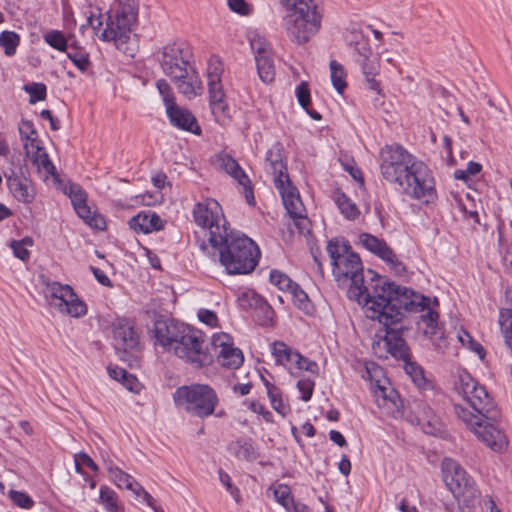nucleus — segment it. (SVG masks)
Returning a JSON list of instances; mask_svg holds the SVG:
<instances>
[{
	"label": "nucleus",
	"instance_id": "1",
	"mask_svg": "<svg viewBox=\"0 0 512 512\" xmlns=\"http://www.w3.org/2000/svg\"><path fill=\"white\" fill-rule=\"evenodd\" d=\"M326 250L335 280L339 285L349 282L348 297L363 303L368 318L379 320L396 308H403L407 313H417L418 329L434 348L443 352L448 347L444 328L439 323V301L436 297L424 296L407 287L384 281L371 269L367 270L369 280H366L359 255L342 237L330 239Z\"/></svg>",
	"mask_w": 512,
	"mask_h": 512
},
{
	"label": "nucleus",
	"instance_id": "2",
	"mask_svg": "<svg viewBox=\"0 0 512 512\" xmlns=\"http://www.w3.org/2000/svg\"><path fill=\"white\" fill-rule=\"evenodd\" d=\"M455 389L465 403L454 405V413L486 446L495 452H502L508 444L504 432L498 427L500 411L484 386L468 373L460 374Z\"/></svg>",
	"mask_w": 512,
	"mask_h": 512
},
{
	"label": "nucleus",
	"instance_id": "3",
	"mask_svg": "<svg viewBox=\"0 0 512 512\" xmlns=\"http://www.w3.org/2000/svg\"><path fill=\"white\" fill-rule=\"evenodd\" d=\"M403 308H396L394 312L380 318L378 321L384 327L385 335L378 341L373 343V350L380 357L383 353L404 362L405 372L411 377L414 384L425 389L429 386L425 378L423 369L416 363L411 361L410 349L403 338V333L409 330L404 322ZM384 357H387L384 355Z\"/></svg>",
	"mask_w": 512,
	"mask_h": 512
},
{
	"label": "nucleus",
	"instance_id": "4",
	"mask_svg": "<svg viewBox=\"0 0 512 512\" xmlns=\"http://www.w3.org/2000/svg\"><path fill=\"white\" fill-rule=\"evenodd\" d=\"M193 52L186 42L165 45L159 57L161 69L171 78L178 91L188 99L202 94L203 85L192 65Z\"/></svg>",
	"mask_w": 512,
	"mask_h": 512
},
{
	"label": "nucleus",
	"instance_id": "5",
	"mask_svg": "<svg viewBox=\"0 0 512 512\" xmlns=\"http://www.w3.org/2000/svg\"><path fill=\"white\" fill-rule=\"evenodd\" d=\"M211 246L217 250L220 264L231 275L251 273L260 258V250L255 242L232 230L222 238L213 236Z\"/></svg>",
	"mask_w": 512,
	"mask_h": 512
},
{
	"label": "nucleus",
	"instance_id": "6",
	"mask_svg": "<svg viewBox=\"0 0 512 512\" xmlns=\"http://www.w3.org/2000/svg\"><path fill=\"white\" fill-rule=\"evenodd\" d=\"M289 10L283 19L287 37L290 41L303 45L314 37L321 27L322 15L318 11L316 0H281Z\"/></svg>",
	"mask_w": 512,
	"mask_h": 512
},
{
	"label": "nucleus",
	"instance_id": "7",
	"mask_svg": "<svg viewBox=\"0 0 512 512\" xmlns=\"http://www.w3.org/2000/svg\"><path fill=\"white\" fill-rule=\"evenodd\" d=\"M443 481L453 497L464 507H473L480 491L473 478L454 459L445 458L441 464Z\"/></svg>",
	"mask_w": 512,
	"mask_h": 512
},
{
	"label": "nucleus",
	"instance_id": "8",
	"mask_svg": "<svg viewBox=\"0 0 512 512\" xmlns=\"http://www.w3.org/2000/svg\"><path fill=\"white\" fill-rule=\"evenodd\" d=\"M173 399L177 406L200 418L212 415L219 402L214 389L206 384L178 387L173 394Z\"/></svg>",
	"mask_w": 512,
	"mask_h": 512
},
{
	"label": "nucleus",
	"instance_id": "9",
	"mask_svg": "<svg viewBox=\"0 0 512 512\" xmlns=\"http://www.w3.org/2000/svg\"><path fill=\"white\" fill-rule=\"evenodd\" d=\"M418 160L399 144L385 145L379 154L380 173L386 182L398 186Z\"/></svg>",
	"mask_w": 512,
	"mask_h": 512
},
{
	"label": "nucleus",
	"instance_id": "10",
	"mask_svg": "<svg viewBox=\"0 0 512 512\" xmlns=\"http://www.w3.org/2000/svg\"><path fill=\"white\" fill-rule=\"evenodd\" d=\"M138 10L133 1H127L115 12L107 14L106 27L100 35L103 41H114L117 49L127 53L124 45L130 39L132 24L136 22Z\"/></svg>",
	"mask_w": 512,
	"mask_h": 512
},
{
	"label": "nucleus",
	"instance_id": "11",
	"mask_svg": "<svg viewBox=\"0 0 512 512\" xmlns=\"http://www.w3.org/2000/svg\"><path fill=\"white\" fill-rule=\"evenodd\" d=\"M398 187L409 198L422 203H431L437 197L433 173L422 160L415 163Z\"/></svg>",
	"mask_w": 512,
	"mask_h": 512
},
{
	"label": "nucleus",
	"instance_id": "12",
	"mask_svg": "<svg viewBox=\"0 0 512 512\" xmlns=\"http://www.w3.org/2000/svg\"><path fill=\"white\" fill-rule=\"evenodd\" d=\"M181 333L172 346V351L181 359L193 364L195 367L200 368L208 365L212 358L204 349V335L202 332L184 325L180 327Z\"/></svg>",
	"mask_w": 512,
	"mask_h": 512
},
{
	"label": "nucleus",
	"instance_id": "13",
	"mask_svg": "<svg viewBox=\"0 0 512 512\" xmlns=\"http://www.w3.org/2000/svg\"><path fill=\"white\" fill-rule=\"evenodd\" d=\"M43 283L45 285L43 292L50 306L74 318L82 317L87 313L86 304L70 285L50 280H44Z\"/></svg>",
	"mask_w": 512,
	"mask_h": 512
},
{
	"label": "nucleus",
	"instance_id": "14",
	"mask_svg": "<svg viewBox=\"0 0 512 512\" xmlns=\"http://www.w3.org/2000/svg\"><path fill=\"white\" fill-rule=\"evenodd\" d=\"M192 215L196 225L208 231L211 244L213 236L222 238L230 231L228 222L223 214L221 205L212 198H207L194 205Z\"/></svg>",
	"mask_w": 512,
	"mask_h": 512
},
{
	"label": "nucleus",
	"instance_id": "15",
	"mask_svg": "<svg viewBox=\"0 0 512 512\" xmlns=\"http://www.w3.org/2000/svg\"><path fill=\"white\" fill-rule=\"evenodd\" d=\"M113 346L119 358L130 367L137 362L140 349L139 336L128 319L118 318L112 323Z\"/></svg>",
	"mask_w": 512,
	"mask_h": 512
},
{
	"label": "nucleus",
	"instance_id": "16",
	"mask_svg": "<svg viewBox=\"0 0 512 512\" xmlns=\"http://www.w3.org/2000/svg\"><path fill=\"white\" fill-rule=\"evenodd\" d=\"M359 242L366 250L387 263V265L396 273L401 274L405 272V265L398 259L394 250L385 242V240L370 233H361L359 235Z\"/></svg>",
	"mask_w": 512,
	"mask_h": 512
},
{
	"label": "nucleus",
	"instance_id": "17",
	"mask_svg": "<svg viewBox=\"0 0 512 512\" xmlns=\"http://www.w3.org/2000/svg\"><path fill=\"white\" fill-rule=\"evenodd\" d=\"M65 193L71 199V203L77 215L92 228L103 230L106 225L105 219L91 211L87 205V194L78 184H70Z\"/></svg>",
	"mask_w": 512,
	"mask_h": 512
},
{
	"label": "nucleus",
	"instance_id": "18",
	"mask_svg": "<svg viewBox=\"0 0 512 512\" xmlns=\"http://www.w3.org/2000/svg\"><path fill=\"white\" fill-rule=\"evenodd\" d=\"M7 187L12 196L19 202L30 204L34 201L35 190L32 181L25 176L21 167L10 168L4 172Z\"/></svg>",
	"mask_w": 512,
	"mask_h": 512
},
{
	"label": "nucleus",
	"instance_id": "19",
	"mask_svg": "<svg viewBox=\"0 0 512 512\" xmlns=\"http://www.w3.org/2000/svg\"><path fill=\"white\" fill-rule=\"evenodd\" d=\"M213 345L215 348H220L217 354V361L221 366L229 369H237L243 364V353L239 348L233 346L228 334L221 333L214 336Z\"/></svg>",
	"mask_w": 512,
	"mask_h": 512
},
{
	"label": "nucleus",
	"instance_id": "20",
	"mask_svg": "<svg viewBox=\"0 0 512 512\" xmlns=\"http://www.w3.org/2000/svg\"><path fill=\"white\" fill-rule=\"evenodd\" d=\"M218 161L220 167L243 187L247 203L254 205L255 201L250 179L238 162L228 154L220 155Z\"/></svg>",
	"mask_w": 512,
	"mask_h": 512
},
{
	"label": "nucleus",
	"instance_id": "21",
	"mask_svg": "<svg viewBox=\"0 0 512 512\" xmlns=\"http://www.w3.org/2000/svg\"><path fill=\"white\" fill-rule=\"evenodd\" d=\"M166 114L174 127L188 131L195 135L201 134V128L198 125L196 117L187 108H183L178 105L174 107H168Z\"/></svg>",
	"mask_w": 512,
	"mask_h": 512
},
{
	"label": "nucleus",
	"instance_id": "22",
	"mask_svg": "<svg viewBox=\"0 0 512 512\" xmlns=\"http://www.w3.org/2000/svg\"><path fill=\"white\" fill-rule=\"evenodd\" d=\"M274 184L281 194L283 204L288 214H298V210L302 209V202L297 188L292 185L289 179V175L284 176V178L275 179Z\"/></svg>",
	"mask_w": 512,
	"mask_h": 512
},
{
	"label": "nucleus",
	"instance_id": "23",
	"mask_svg": "<svg viewBox=\"0 0 512 512\" xmlns=\"http://www.w3.org/2000/svg\"><path fill=\"white\" fill-rule=\"evenodd\" d=\"M184 325L185 324L183 323L157 319L154 322V337L161 346L167 350H171L172 346L175 345L178 334L181 333L180 327H183Z\"/></svg>",
	"mask_w": 512,
	"mask_h": 512
},
{
	"label": "nucleus",
	"instance_id": "24",
	"mask_svg": "<svg viewBox=\"0 0 512 512\" xmlns=\"http://www.w3.org/2000/svg\"><path fill=\"white\" fill-rule=\"evenodd\" d=\"M129 227L137 233L148 234L164 228V221L153 211H141L129 220Z\"/></svg>",
	"mask_w": 512,
	"mask_h": 512
},
{
	"label": "nucleus",
	"instance_id": "25",
	"mask_svg": "<svg viewBox=\"0 0 512 512\" xmlns=\"http://www.w3.org/2000/svg\"><path fill=\"white\" fill-rule=\"evenodd\" d=\"M266 166L272 173L274 180L277 178H284L287 176V166L283 159V147L282 144L276 142L267 151L265 158Z\"/></svg>",
	"mask_w": 512,
	"mask_h": 512
},
{
	"label": "nucleus",
	"instance_id": "26",
	"mask_svg": "<svg viewBox=\"0 0 512 512\" xmlns=\"http://www.w3.org/2000/svg\"><path fill=\"white\" fill-rule=\"evenodd\" d=\"M356 61L361 66L368 88L380 93V83L375 79L380 72L379 59L373 55L368 57L363 55L362 58H357Z\"/></svg>",
	"mask_w": 512,
	"mask_h": 512
},
{
	"label": "nucleus",
	"instance_id": "27",
	"mask_svg": "<svg viewBox=\"0 0 512 512\" xmlns=\"http://www.w3.org/2000/svg\"><path fill=\"white\" fill-rule=\"evenodd\" d=\"M237 301L239 303V306L243 309L248 308H255L263 311L267 319H271L269 316L272 313L271 307L268 305V303L255 291L253 290H246L241 292L238 297Z\"/></svg>",
	"mask_w": 512,
	"mask_h": 512
},
{
	"label": "nucleus",
	"instance_id": "28",
	"mask_svg": "<svg viewBox=\"0 0 512 512\" xmlns=\"http://www.w3.org/2000/svg\"><path fill=\"white\" fill-rule=\"evenodd\" d=\"M416 419L426 433H433L438 424V417L435 415L431 407L425 402L416 403Z\"/></svg>",
	"mask_w": 512,
	"mask_h": 512
},
{
	"label": "nucleus",
	"instance_id": "29",
	"mask_svg": "<svg viewBox=\"0 0 512 512\" xmlns=\"http://www.w3.org/2000/svg\"><path fill=\"white\" fill-rule=\"evenodd\" d=\"M228 450L240 460L253 461L258 457L251 440L236 439L229 443Z\"/></svg>",
	"mask_w": 512,
	"mask_h": 512
},
{
	"label": "nucleus",
	"instance_id": "30",
	"mask_svg": "<svg viewBox=\"0 0 512 512\" xmlns=\"http://www.w3.org/2000/svg\"><path fill=\"white\" fill-rule=\"evenodd\" d=\"M74 38L73 34L65 36L62 31L55 29L48 30L43 34V40L47 45L59 52L65 53L69 49L70 43Z\"/></svg>",
	"mask_w": 512,
	"mask_h": 512
},
{
	"label": "nucleus",
	"instance_id": "31",
	"mask_svg": "<svg viewBox=\"0 0 512 512\" xmlns=\"http://www.w3.org/2000/svg\"><path fill=\"white\" fill-rule=\"evenodd\" d=\"M66 55L81 72H86L89 69L91 65L89 53L76 40L70 43Z\"/></svg>",
	"mask_w": 512,
	"mask_h": 512
},
{
	"label": "nucleus",
	"instance_id": "32",
	"mask_svg": "<svg viewBox=\"0 0 512 512\" xmlns=\"http://www.w3.org/2000/svg\"><path fill=\"white\" fill-rule=\"evenodd\" d=\"M262 380L267 389V395L270 400L272 408L282 416L288 415L291 409L289 405L284 403L281 390L274 384L270 383L263 376Z\"/></svg>",
	"mask_w": 512,
	"mask_h": 512
},
{
	"label": "nucleus",
	"instance_id": "33",
	"mask_svg": "<svg viewBox=\"0 0 512 512\" xmlns=\"http://www.w3.org/2000/svg\"><path fill=\"white\" fill-rule=\"evenodd\" d=\"M99 503L103 505L107 512H124V507L120 504L117 493L106 485L100 487Z\"/></svg>",
	"mask_w": 512,
	"mask_h": 512
},
{
	"label": "nucleus",
	"instance_id": "34",
	"mask_svg": "<svg viewBox=\"0 0 512 512\" xmlns=\"http://www.w3.org/2000/svg\"><path fill=\"white\" fill-rule=\"evenodd\" d=\"M296 353L297 351H293L284 342L273 343L272 354L275 358L276 363L287 367L291 373H293L292 363L294 360V355H296Z\"/></svg>",
	"mask_w": 512,
	"mask_h": 512
},
{
	"label": "nucleus",
	"instance_id": "35",
	"mask_svg": "<svg viewBox=\"0 0 512 512\" xmlns=\"http://www.w3.org/2000/svg\"><path fill=\"white\" fill-rule=\"evenodd\" d=\"M334 200L341 214L348 220H355L360 211L357 205L343 192L337 191Z\"/></svg>",
	"mask_w": 512,
	"mask_h": 512
},
{
	"label": "nucleus",
	"instance_id": "36",
	"mask_svg": "<svg viewBox=\"0 0 512 512\" xmlns=\"http://www.w3.org/2000/svg\"><path fill=\"white\" fill-rule=\"evenodd\" d=\"M255 61L260 79L264 83H271L275 78L274 61L271 54L267 56H258Z\"/></svg>",
	"mask_w": 512,
	"mask_h": 512
},
{
	"label": "nucleus",
	"instance_id": "37",
	"mask_svg": "<svg viewBox=\"0 0 512 512\" xmlns=\"http://www.w3.org/2000/svg\"><path fill=\"white\" fill-rule=\"evenodd\" d=\"M108 473L112 481L119 487L127 490H133L137 481L128 473L124 472L117 466L110 465Z\"/></svg>",
	"mask_w": 512,
	"mask_h": 512
},
{
	"label": "nucleus",
	"instance_id": "38",
	"mask_svg": "<svg viewBox=\"0 0 512 512\" xmlns=\"http://www.w3.org/2000/svg\"><path fill=\"white\" fill-rule=\"evenodd\" d=\"M329 66L332 85L338 93L342 94L347 87L346 72L343 66L336 60H331Z\"/></svg>",
	"mask_w": 512,
	"mask_h": 512
},
{
	"label": "nucleus",
	"instance_id": "39",
	"mask_svg": "<svg viewBox=\"0 0 512 512\" xmlns=\"http://www.w3.org/2000/svg\"><path fill=\"white\" fill-rule=\"evenodd\" d=\"M30 161L39 172L44 171L47 175L51 176L56 174V167L49 159V156L44 148L41 150V152L39 151L35 155H33L30 158Z\"/></svg>",
	"mask_w": 512,
	"mask_h": 512
},
{
	"label": "nucleus",
	"instance_id": "40",
	"mask_svg": "<svg viewBox=\"0 0 512 512\" xmlns=\"http://www.w3.org/2000/svg\"><path fill=\"white\" fill-rule=\"evenodd\" d=\"M20 44V36L14 31H3L0 34V46L7 56H13Z\"/></svg>",
	"mask_w": 512,
	"mask_h": 512
},
{
	"label": "nucleus",
	"instance_id": "41",
	"mask_svg": "<svg viewBox=\"0 0 512 512\" xmlns=\"http://www.w3.org/2000/svg\"><path fill=\"white\" fill-rule=\"evenodd\" d=\"M223 73V63L218 56H211L207 64V80L208 84L215 85L221 83V75Z\"/></svg>",
	"mask_w": 512,
	"mask_h": 512
},
{
	"label": "nucleus",
	"instance_id": "42",
	"mask_svg": "<svg viewBox=\"0 0 512 512\" xmlns=\"http://www.w3.org/2000/svg\"><path fill=\"white\" fill-rule=\"evenodd\" d=\"M33 246V239L31 237H24L21 240H13L10 243V247L13 250L15 257L22 261H26L30 257L28 247Z\"/></svg>",
	"mask_w": 512,
	"mask_h": 512
},
{
	"label": "nucleus",
	"instance_id": "43",
	"mask_svg": "<svg viewBox=\"0 0 512 512\" xmlns=\"http://www.w3.org/2000/svg\"><path fill=\"white\" fill-rule=\"evenodd\" d=\"M275 500L281 504L287 512H291L290 503L293 500L291 489L286 484H279L273 489Z\"/></svg>",
	"mask_w": 512,
	"mask_h": 512
},
{
	"label": "nucleus",
	"instance_id": "44",
	"mask_svg": "<svg viewBox=\"0 0 512 512\" xmlns=\"http://www.w3.org/2000/svg\"><path fill=\"white\" fill-rule=\"evenodd\" d=\"M293 371L298 370L302 371L305 370L307 372H310L312 374L317 375L318 374V364L315 361H312L303 355H301L299 352L294 355V360L292 363Z\"/></svg>",
	"mask_w": 512,
	"mask_h": 512
},
{
	"label": "nucleus",
	"instance_id": "45",
	"mask_svg": "<svg viewBox=\"0 0 512 512\" xmlns=\"http://www.w3.org/2000/svg\"><path fill=\"white\" fill-rule=\"evenodd\" d=\"M211 112L215 120L221 125H227L230 122V109L226 101L210 105Z\"/></svg>",
	"mask_w": 512,
	"mask_h": 512
},
{
	"label": "nucleus",
	"instance_id": "46",
	"mask_svg": "<svg viewBox=\"0 0 512 512\" xmlns=\"http://www.w3.org/2000/svg\"><path fill=\"white\" fill-rule=\"evenodd\" d=\"M159 94L162 96L166 111H168V107L176 106L174 92L170 86V84L165 79H160L156 83Z\"/></svg>",
	"mask_w": 512,
	"mask_h": 512
},
{
	"label": "nucleus",
	"instance_id": "47",
	"mask_svg": "<svg viewBox=\"0 0 512 512\" xmlns=\"http://www.w3.org/2000/svg\"><path fill=\"white\" fill-rule=\"evenodd\" d=\"M75 462V470L78 474L83 475V466L90 468L92 471H98V465L93 461V459L85 452H79L74 455Z\"/></svg>",
	"mask_w": 512,
	"mask_h": 512
},
{
	"label": "nucleus",
	"instance_id": "48",
	"mask_svg": "<svg viewBox=\"0 0 512 512\" xmlns=\"http://www.w3.org/2000/svg\"><path fill=\"white\" fill-rule=\"evenodd\" d=\"M250 46L255 54V58L258 56H267L271 54L269 44L265 37L255 34L250 38Z\"/></svg>",
	"mask_w": 512,
	"mask_h": 512
},
{
	"label": "nucleus",
	"instance_id": "49",
	"mask_svg": "<svg viewBox=\"0 0 512 512\" xmlns=\"http://www.w3.org/2000/svg\"><path fill=\"white\" fill-rule=\"evenodd\" d=\"M269 278L270 282L282 291H288L295 283L288 275L279 270H271Z\"/></svg>",
	"mask_w": 512,
	"mask_h": 512
},
{
	"label": "nucleus",
	"instance_id": "50",
	"mask_svg": "<svg viewBox=\"0 0 512 512\" xmlns=\"http://www.w3.org/2000/svg\"><path fill=\"white\" fill-rule=\"evenodd\" d=\"M25 90L29 93V103L35 104L38 101H43L46 98V85L43 83H32L26 85Z\"/></svg>",
	"mask_w": 512,
	"mask_h": 512
},
{
	"label": "nucleus",
	"instance_id": "51",
	"mask_svg": "<svg viewBox=\"0 0 512 512\" xmlns=\"http://www.w3.org/2000/svg\"><path fill=\"white\" fill-rule=\"evenodd\" d=\"M20 139L23 143L38 137L34 124L30 120L22 119L18 127Z\"/></svg>",
	"mask_w": 512,
	"mask_h": 512
},
{
	"label": "nucleus",
	"instance_id": "52",
	"mask_svg": "<svg viewBox=\"0 0 512 512\" xmlns=\"http://www.w3.org/2000/svg\"><path fill=\"white\" fill-rule=\"evenodd\" d=\"M10 499L12 502L23 509H30L34 505L33 499L25 492L11 490Z\"/></svg>",
	"mask_w": 512,
	"mask_h": 512
},
{
	"label": "nucleus",
	"instance_id": "53",
	"mask_svg": "<svg viewBox=\"0 0 512 512\" xmlns=\"http://www.w3.org/2000/svg\"><path fill=\"white\" fill-rule=\"evenodd\" d=\"M290 216L293 219L294 226L300 234L307 235L311 232V222L306 216L302 215V209L298 210V214Z\"/></svg>",
	"mask_w": 512,
	"mask_h": 512
},
{
	"label": "nucleus",
	"instance_id": "54",
	"mask_svg": "<svg viewBox=\"0 0 512 512\" xmlns=\"http://www.w3.org/2000/svg\"><path fill=\"white\" fill-rule=\"evenodd\" d=\"M296 96L301 107L307 110V107H309L311 102V96L309 86L306 82H301L296 87Z\"/></svg>",
	"mask_w": 512,
	"mask_h": 512
},
{
	"label": "nucleus",
	"instance_id": "55",
	"mask_svg": "<svg viewBox=\"0 0 512 512\" xmlns=\"http://www.w3.org/2000/svg\"><path fill=\"white\" fill-rule=\"evenodd\" d=\"M136 498H142L143 501L155 512H163L162 509L154 505V498L137 482L134 489L131 490Z\"/></svg>",
	"mask_w": 512,
	"mask_h": 512
},
{
	"label": "nucleus",
	"instance_id": "56",
	"mask_svg": "<svg viewBox=\"0 0 512 512\" xmlns=\"http://www.w3.org/2000/svg\"><path fill=\"white\" fill-rule=\"evenodd\" d=\"M314 381L309 378H302L297 382V388L301 392V399L305 402L309 401L312 397L314 390Z\"/></svg>",
	"mask_w": 512,
	"mask_h": 512
},
{
	"label": "nucleus",
	"instance_id": "57",
	"mask_svg": "<svg viewBox=\"0 0 512 512\" xmlns=\"http://www.w3.org/2000/svg\"><path fill=\"white\" fill-rule=\"evenodd\" d=\"M208 89L210 105L225 101V93L221 83L208 84Z\"/></svg>",
	"mask_w": 512,
	"mask_h": 512
},
{
	"label": "nucleus",
	"instance_id": "58",
	"mask_svg": "<svg viewBox=\"0 0 512 512\" xmlns=\"http://www.w3.org/2000/svg\"><path fill=\"white\" fill-rule=\"evenodd\" d=\"M459 341L463 345L467 341L469 343L470 349L472 351H474L475 353H477L480 359L484 358V356H485V349L483 348V346L480 343H478L475 340H473V338L467 332H464L463 336H459Z\"/></svg>",
	"mask_w": 512,
	"mask_h": 512
},
{
	"label": "nucleus",
	"instance_id": "59",
	"mask_svg": "<svg viewBox=\"0 0 512 512\" xmlns=\"http://www.w3.org/2000/svg\"><path fill=\"white\" fill-rule=\"evenodd\" d=\"M288 291L292 294L293 298L298 303V306L300 308L306 307L308 302V296L297 283H294L291 289H289Z\"/></svg>",
	"mask_w": 512,
	"mask_h": 512
},
{
	"label": "nucleus",
	"instance_id": "60",
	"mask_svg": "<svg viewBox=\"0 0 512 512\" xmlns=\"http://www.w3.org/2000/svg\"><path fill=\"white\" fill-rule=\"evenodd\" d=\"M229 8L240 15L247 16L250 14L251 8L245 0H228Z\"/></svg>",
	"mask_w": 512,
	"mask_h": 512
},
{
	"label": "nucleus",
	"instance_id": "61",
	"mask_svg": "<svg viewBox=\"0 0 512 512\" xmlns=\"http://www.w3.org/2000/svg\"><path fill=\"white\" fill-rule=\"evenodd\" d=\"M24 150L26 152L27 157L30 159L33 155H35L37 152H41V150L44 148L42 146L41 140L39 137L33 138L25 143H23Z\"/></svg>",
	"mask_w": 512,
	"mask_h": 512
},
{
	"label": "nucleus",
	"instance_id": "62",
	"mask_svg": "<svg viewBox=\"0 0 512 512\" xmlns=\"http://www.w3.org/2000/svg\"><path fill=\"white\" fill-rule=\"evenodd\" d=\"M198 318L201 322L211 327L217 326L218 317L213 311L207 309H200L198 312Z\"/></svg>",
	"mask_w": 512,
	"mask_h": 512
},
{
	"label": "nucleus",
	"instance_id": "63",
	"mask_svg": "<svg viewBox=\"0 0 512 512\" xmlns=\"http://www.w3.org/2000/svg\"><path fill=\"white\" fill-rule=\"evenodd\" d=\"M121 382L124 385V387L131 392L137 393L140 390V382L135 376L129 374L128 372L126 373L125 378H123Z\"/></svg>",
	"mask_w": 512,
	"mask_h": 512
},
{
	"label": "nucleus",
	"instance_id": "64",
	"mask_svg": "<svg viewBox=\"0 0 512 512\" xmlns=\"http://www.w3.org/2000/svg\"><path fill=\"white\" fill-rule=\"evenodd\" d=\"M481 508L484 512H501V510L496 506L495 501L491 496H484L480 501Z\"/></svg>",
	"mask_w": 512,
	"mask_h": 512
}]
</instances>
